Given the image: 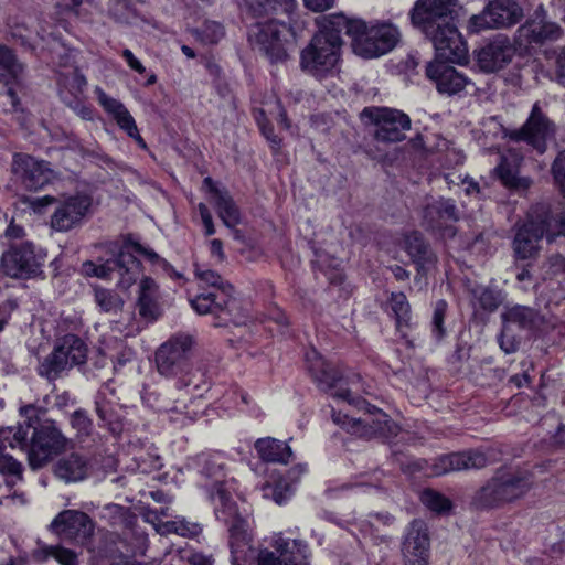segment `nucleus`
I'll list each match as a JSON object with an SVG mask.
<instances>
[{
    "label": "nucleus",
    "mask_w": 565,
    "mask_h": 565,
    "mask_svg": "<svg viewBox=\"0 0 565 565\" xmlns=\"http://www.w3.org/2000/svg\"><path fill=\"white\" fill-rule=\"evenodd\" d=\"M258 125L260 127V130H262L263 135L267 138V140H269L273 143V146L278 147L279 143H280V140L273 132V128L267 126L266 124H263L260 121V119H258Z\"/></svg>",
    "instance_id": "obj_60"
},
{
    "label": "nucleus",
    "mask_w": 565,
    "mask_h": 565,
    "mask_svg": "<svg viewBox=\"0 0 565 565\" xmlns=\"http://www.w3.org/2000/svg\"><path fill=\"white\" fill-rule=\"evenodd\" d=\"M121 56L127 62L128 66L139 74H143L146 72L142 63L134 55V53L129 49H125L121 52Z\"/></svg>",
    "instance_id": "obj_57"
},
{
    "label": "nucleus",
    "mask_w": 565,
    "mask_h": 565,
    "mask_svg": "<svg viewBox=\"0 0 565 565\" xmlns=\"http://www.w3.org/2000/svg\"><path fill=\"white\" fill-rule=\"evenodd\" d=\"M257 565H282L281 554L277 551L262 550L258 553Z\"/></svg>",
    "instance_id": "obj_53"
},
{
    "label": "nucleus",
    "mask_w": 565,
    "mask_h": 565,
    "mask_svg": "<svg viewBox=\"0 0 565 565\" xmlns=\"http://www.w3.org/2000/svg\"><path fill=\"white\" fill-rule=\"evenodd\" d=\"M87 461L76 454L61 458L55 466V475L66 482H77L87 476Z\"/></svg>",
    "instance_id": "obj_32"
},
{
    "label": "nucleus",
    "mask_w": 565,
    "mask_h": 565,
    "mask_svg": "<svg viewBox=\"0 0 565 565\" xmlns=\"http://www.w3.org/2000/svg\"><path fill=\"white\" fill-rule=\"evenodd\" d=\"M95 302L102 311L108 313H116L122 307V299L114 290L105 288H95L94 290Z\"/></svg>",
    "instance_id": "obj_39"
},
{
    "label": "nucleus",
    "mask_w": 565,
    "mask_h": 565,
    "mask_svg": "<svg viewBox=\"0 0 565 565\" xmlns=\"http://www.w3.org/2000/svg\"><path fill=\"white\" fill-rule=\"evenodd\" d=\"M70 106L73 109V111L82 119H84V120H93L94 119L92 107L84 105L79 102H76L74 105H70Z\"/></svg>",
    "instance_id": "obj_58"
},
{
    "label": "nucleus",
    "mask_w": 565,
    "mask_h": 565,
    "mask_svg": "<svg viewBox=\"0 0 565 565\" xmlns=\"http://www.w3.org/2000/svg\"><path fill=\"white\" fill-rule=\"evenodd\" d=\"M468 291L472 297V306H478L482 310L492 312L501 303L500 294L487 287L479 285L468 286Z\"/></svg>",
    "instance_id": "obj_35"
},
{
    "label": "nucleus",
    "mask_w": 565,
    "mask_h": 565,
    "mask_svg": "<svg viewBox=\"0 0 565 565\" xmlns=\"http://www.w3.org/2000/svg\"><path fill=\"white\" fill-rule=\"evenodd\" d=\"M291 28L276 20L255 24L248 34L254 51L265 56L270 63H284L288 60V39Z\"/></svg>",
    "instance_id": "obj_10"
},
{
    "label": "nucleus",
    "mask_w": 565,
    "mask_h": 565,
    "mask_svg": "<svg viewBox=\"0 0 565 565\" xmlns=\"http://www.w3.org/2000/svg\"><path fill=\"white\" fill-rule=\"evenodd\" d=\"M522 157L510 149L508 154L501 157L494 171L502 184L513 191H526L532 185V179L519 174Z\"/></svg>",
    "instance_id": "obj_28"
},
{
    "label": "nucleus",
    "mask_w": 565,
    "mask_h": 565,
    "mask_svg": "<svg viewBox=\"0 0 565 565\" xmlns=\"http://www.w3.org/2000/svg\"><path fill=\"white\" fill-rule=\"evenodd\" d=\"M195 463L200 472L211 480V483H206L205 487L210 488V497L215 508H222L218 500L220 490H223L232 500L227 487L228 480L225 479L224 462L221 457L201 454L195 458Z\"/></svg>",
    "instance_id": "obj_25"
},
{
    "label": "nucleus",
    "mask_w": 565,
    "mask_h": 565,
    "mask_svg": "<svg viewBox=\"0 0 565 565\" xmlns=\"http://www.w3.org/2000/svg\"><path fill=\"white\" fill-rule=\"evenodd\" d=\"M552 174L556 185L565 198V150L561 151L552 164Z\"/></svg>",
    "instance_id": "obj_49"
},
{
    "label": "nucleus",
    "mask_w": 565,
    "mask_h": 565,
    "mask_svg": "<svg viewBox=\"0 0 565 565\" xmlns=\"http://www.w3.org/2000/svg\"><path fill=\"white\" fill-rule=\"evenodd\" d=\"M458 209L454 201L449 199H439L426 205L424 210V220L428 227L436 232H441L443 236H454L455 230L451 223L458 220Z\"/></svg>",
    "instance_id": "obj_24"
},
{
    "label": "nucleus",
    "mask_w": 565,
    "mask_h": 565,
    "mask_svg": "<svg viewBox=\"0 0 565 565\" xmlns=\"http://www.w3.org/2000/svg\"><path fill=\"white\" fill-rule=\"evenodd\" d=\"M158 287L149 277L141 279L139 285L138 310L141 317L153 320L159 315Z\"/></svg>",
    "instance_id": "obj_33"
},
{
    "label": "nucleus",
    "mask_w": 565,
    "mask_h": 565,
    "mask_svg": "<svg viewBox=\"0 0 565 565\" xmlns=\"http://www.w3.org/2000/svg\"><path fill=\"white\" fill-rule=\"evenodd\" d=\"M374 126V137L382 142H398L411 129L409 117L398 109L385 107H366L361 113Z\"/></svg>",
    "instance_id": "obj_14"
},
{
    "label": "nucleus",
    "mask_w": 565,
    "mask_h": 565,
    "mask_svg": "<svg viewBox=\"0 0 565 565\" xmlns=\"http://www.w3.org/2000/svg\"><path fill=\"white\" fill-rule=\"evenodd\" d=\"M264 497L271 495L277 504H282L292 493V487L285 480H280L275 487L266 484L263 488Z\"/></svg>",
    "instance_id": "obj_45"
},
{
    "label": "nucleus",
    "mask_w": 565,
    "mask_h": 565,
    "mask_svg": "<svg viewBox=\"0 0 565 565\" xmlns=\"http://www.w3.org/2000/svg\"><path fill=\"white\" fill-rule=\"evenodd\" d=\"M510 331L511 330L508 328V326H503V329H502V332H501V335L499 339L500 347L505 353H512L518 350V342L510 334Z\"/></svg>",
    "instance_id": "obj_54"
},
{
    "label": "nucleus",
    "mask_w": 565,
    "mask_h": 565,
    "mask_svg": "<svg viewBox=\"0 0 565 565\" xmlns=\"http://www.w3.org/2000/svg\"><path fill=\"white\" fill-rule=\"evenodd\" d=\"M457 0H417L409 12L412 24L434 45L436 58L426 66V75L440 94L456 95L470 81L448 63L467 61L468 47L457 28L460 11Z\"/></svg>",
    "instance_id": "obj_1"
},
{
    "label": "nucleus",
    "mask_w": 565,
    "mask_h": 565,
    "mask_svg": "<svg viewBox=\"0 0 565 565\" xmlns=\"http://www.w3.org/2000/svg\"><path fill=\"white\" fill-rule=\"evenodd\" d=\"M498 460L493 449L468 450L452 452L438 457L433 463V473L436 476L467 469H481Z\"/></svg>",
    "instance_id": "obj_19"
},
{
    "label": "nucleus",
    "mask_w": 565,
    "mask_h": 565,
    "mask_svg": "<svg viewBox=\"0 0 565 565\" xmlns=\"http://www.w3.org/2000/svg\"><path fill=\"white\" fill-rule=\"evenodd\" d=\"M211 255L216 257L218 260L224 259L223 244L221 239L214 238L210 242Z\"/></svg>",
    "instance_id": "obj_61"
},
{
    "label": "nucleus",
    "mask_w": 565,
    "mask_h": 565,
    "mask_svg": "<svg viewBox=\"0 0 565 565\" xmlns=\"http://www.w3.org/2000/svg\"><path fill=\"white\" fill-rule=\"evenodd\" d=\"M502 320L509 329L511 324H516L522 329H532L537 320V313L531 308L516 306L502 313Z\"/></svg>",
    "instance_id": "obj_36"
},
{
    "label": "nucleus",
    "mask_w": 565,
    "mask_h": 565,
    "mask_svg": "<svg viewBox=\"0 0 565 565\" xmlns=\"http://www.w3.org/2000/svg\"><path fill=\"white\" fill-rule=\"evenodd\" d=\"M273 546L281 554L282 565H310V552L305 542L286 539L279 533L275 535Z\"/></svg>",
    "instance_id": "obj_29"
},
{
    "label": "nucleus",
    "mask_w": 565,
    "mask_h": 565,
    "mask_svg": "<svg viewBox=\"0 0 565 565\" xmlns=\"http://www.w3.org/2000/svg\"><path fill=\"white\" fill-rule=\"evenodd\" d=\"M447 311V302L445 300H439L436 302L431 326H433V333L435 337L439 340L445 335V328H444V319Z\"/></svg>",
    "instance_id": "obj_48"
},
{
    "label": "nucleus",
    "mask_w": 565,
    "mask_h": 565,
    "mask_svg": "<svg viewBox=\"0 0 565 565\" xmlns=\"http://www.w3.org/2000/svg\"><path fill=\"white\" fill-rule=\"evenodd\" d=\"M95 94L99 105L105 111L111 115L114 119L127 109L121 102L108 96L100 87L95 88Z\"/></svg>",
    "instance_id": "obj_44"
},
{
    "label": "nucleus",
    "mask_w": 565,
    "mask_h": 565,
    "mask_svg": "<svg viewBox=\"0 0 565 565\" xmlns=\"http://www.w3.org/2000/svg\"><path fill=\"white\" fill-rule=\"evenodd\" d=\"M195 276L200 281V286H209L212 290L207 292L202 291L193 298L191 300L192 308L200 315H214L218 319L215 326L243 323L242 318L235 312L238 310V303L232 297L233 287L211 269L198 267Z\"/></svg>",
    "instance_id": "obj_6"
},
{
    "label": "nucleus",
    "mask_w": 565,
    "mask_h": 565,
    "mask_svg": "<svg viewBox=\"0 0 565 565\" xmlns=\"http://www.w3.org/2000/svg\"><path fill=\"white\" fill-rule=\"evenodd\" d=\"M430 540L428 527L422 520H415L407 529L403 546L404 565H428Z\"/></svg>",
    "instance_id": "obj_20"
},
{
    "label": "nucleus",
    "mask_w": 565,
    "mask_h": 565,
    "mask_svg": "<svg viewBox=\"0 0 565 565\" xmlns=\"http://www.w3.org/2000/svg\"><path fill=\"white\" fill-rule=\"evenodd\" d=\"M557 68H558V81L565 86V47L562 50L557 57Z\"/></svg>",
    "instance_id": "obj_62"
},
{
    "label": "nucleus",
    "mask_w": 565,
    "mask_h": 565,
    "mask_svg": "<svg viewBox=\"0 0 565 565\" xmlns=\"http://www.w3.org/2000/svg\"><path fill=\"white\" fill-rule=\"evenodd\" d=\"M514 55V47L507 38L498 36L482 46L477 53V63L481 71L494 73L509 64Z\"/></svg>",
    "instance_id": "obj_23"
},
{
    "label": "nucleus",
    "mask_w": 565,
    "mask_h": 565,
    "mask_svg": "<svg viewBox=\"0 0 565 565\" xmlns=\"http://www.w3.org/2000/svg\"><path fill=\"white\" fill-rule=\"evenodd\" d=\"M564 223L554 218L545 206L532 211L526 222L516 228L512 241L514 257L519 260L535 258L540 253V242L545 235L548 241L563 234Z\"/></svg>",
    "instance_id": "obj_8"
},
{
    "label": "nucleus",
    "mask_w": 565,
    "mask_h": 565,
    "mask_svg": "<svg viewBox=\"0 0 565 565\" xmlns=\"http://www.w3.org/2000/svg\"><path fill=\"white\" fill-rule=\"evenodd\" d=\"M390 308L396 319L397 330L405 335L404 329L409 327L411 307L403 292H393L390 298Z\"/></svg>",
    "instance_id": "obj_37"
},
{
    "label": "nucleus",
    "mask_w": 565,
    "mask_h": 565,
    "mask_svg": "<svg viewBox=\"0 0 565 565\" xmlns=\"http://www.w3.org/2000/svg\"><path fill=\"white\" fill-rule=\"evenodd\" d=\"M420 500L429 510L436 513H446L451 509L450 500L431 489L424 490Z\"/></svg>",
    "instance_id": "obj_41"
},
{
    "label": "nucleus",
    "mask_w": 565,
    "mask_h": 565,
    "mask_svg": "<svg viewBox=\"0 0 565 565\" xmlns=\"http://www.w3.org/2000/svg\"><path fill=\"white\" fill-rule=\"evenodd\" d=\"M350 24L360 23L356 33H347L352 39L353 52L363 58H375L391 52L399 41L401 33L392 23L367 26L363 20L349 18Z\"/></svg>",
    "instance_id": "obj_9"
},
{
    "label": "nucleus",
    "mask_w": 565,
    "mask_h": 565,
    "mask_svg": "<svg viewBox=\"0 0 565 565\" xmlns=\"http://www.w3.org/2000/svg\"><path fill=\"white\" fill-rule=\"evenodd\" d=\"M405 249L413 262L423 270L428 269L435 263L436 257L434 253L417 232L406 235Z\"/></svg>",
    "instance_id": "obj_34"
},
{
    "label": "nucleus",
    "mask_w": 565,
    "mask_h": 565,
    "mask_svg": "<svg viewBox=\"0 0 565 565\" xmlns=\"http://www.w3.org/2000/svg\"><path fill=\"white\" fill-rule=\"evenodd\" d=\"M188 562L191 565H213L214 559L210 555H205L202 553H192L188 557Z\"/></svg>",
    "instance_id": "obj_59"
},
{
    "label": "nucleus",
    "mask_w": 565,
    "mask_h": 565,
    "mask_svg": "<svg viewBox=\"0 0 565 565\" xmlns=\"http://www.w3.org/2000/svg\"><path fill=\"white\" fill-rule=\"evenodd\" d=\"M51 530L63 540L88 545L94 534L95 524L84 512L64 510L54 518Z\"/></svg>",
    "instance_id": "obj_18"
},
{
    "label": "nucleus",
    "mask_w": 565,
    "mask_h": 565,
    "mask_svg": "<svg viewBox=\"0 0 565 565\" xmlns=\"http://www.w3.org/2000/svg\"><path fill=\"white\" fill-rule=\"evenodd\" d=\"M114 270H118L120 275L118 282L119 287L128 289L139 278L141 274V265L129 250L122 249L115 260H107L100 265L86 260L81 267L82 275L102 279L108 278L110 273Z\"/></svg>",
    "instance_id": "obj_15"
},
{
    "label": "nucleus",
    "mask_w": 565,
    "mask_h": 565,
    "mask_svg": "<svg viewBox=\"0 0 565 565\" xmlns=\"http://www.w3.org/2000/svg\"><path fill=\"white\" fill-rule=\"evenodd\" d=\"M0 107L4 113H17L19 110V98L12 87L0 93Z\"/></svg>",
    "instance_id": "obj_51"
},
{
    "label": "nucleus",
    "mask_w": 565,
    "mask_h": 565,
    "mask_svg": "<svg viewBox=\"0 0 565 565\" xmlns=\"http://www.w3.org/2000/svg\"><path fill=\"white\" fill-rule=\"evenodd\" d=\"M194 33L203 44H216L224 36V29L217 22H205Z\"/></svg>",
    "instance_id": "obj_43"
},
{
    "label": "nucleus",
    "mask_w": 565,
    "mask_h": 565,
    "mask_svg": "<svg viewBox=\"0 0 565 565\" xmlns=\"http://www.w3.org/2000/svg\"><path fill=\"white\" fill-rule=\"evenodd\" d=\"M218 500L222 508H215V515L228 525L231 563L244 565L252 556L250 539L245 529V521L239 518L236 503L223 490L218 492Z\"/></svg>",
    "instance_id": "obj_11"
},
{
    "label": "nucleus",
    "mask_w": 565,
    "mask_h": 565,
    "mask_svg": "<svg viewBox=\"0 0 565 565\" xmlns=\"http://www.w3.org/2000/svg\"><path fill=\"white\" fill-rule=\"evenodd\" d=\"M86 356L87 348L83 340L75 334H66L41 363L39 374L55 380L63 371L85 363Z\"/></svg>",
    "instance_id": "obj_12"
},
{
    "label": "nucleus",
    "mask_w": 565,
    "mask_h": 565,
    "mask_svg": "<svg viewBox=\"0 0 565 565\" xmlns=\"http://www.w3.org/2000/svg\"><path fill=\"white\" fill-rule=\"evenodd\" d=\"M203 186L209 191V201L217 211L218 217L225 226L235 227L241 222V214L237 205L228 191L220 189L211 178L203 180Z\"/></svg>",
    "instance_id": "obj_27"
},
{
    "label": "nucleus",
    "mask_w": 565,
    "mask_h": 565,
    "mask_svg": "<svg viewBox=\"0 0 565 565\" xmlns=\"http://www.w3.org/2000/svg\"><path fill=\"white\" fill-rule=\"evenodd\" d=\"M92 203V198L84 193L64 196L51 216V227L65 233L81 226L90 211Z\"/></svg>",
    "instance_id": "obj_17"
},
{
    "label": "nucleus",
    "mask_w": 565,
    "mask_h": 565,
    "mask_svg": "<svg viewBox=\"0 0 565 565\" xmlns=\"http://www.w3.org/2000/svg\"><path fill=\"white\" fill-rule=\"evenodd\" d=\"M201 533V527L196 523L185 520H177V534L185 537H193Z\"/></svg>",
    "instance_id": "obj_52"
},
{
    "label": "nucleus",
    "mask_w": 565,
    "mask_h": 565,
    "mask_svg": "<svg viewBox=\"0 0 565 565\" xmlns=\"http://www.w3.org/2000/svg\"><path fill=\"white\" fill-rule=\"evenodd\" d=\"M255 449L267 462L287 463L292 455L291 448L286 443L271 437L257 439Z\"/></svg>",
    "instance_id": "obj_31"
},
{
    "label": "nucleus",
    "mask_w": 565,
    "mask_h": 565,
    "mask_svg": "<svg viewBox=\"0 0 565 565\" xmlns=\"http://www.w3.org/2000/svg\"><path fill=\"white\" fill-rule=\"evenodd\" d=\"M147 255L150 258H156L158 262V265L162 267L163 270H166L168 274L175 275L177 277H180V275L172 268V266L167 263L164 259H160L159 256L154 253H147Z\"/></svg>",
    "instance_id": "obj_63"
},
{
    "label": "nucleus",
    "mask_w": 565,
    "mask_h": 565,
    "mask_svg": "<svg viewBox=\"0 0 565 565\" xmlns=\"http://www.w3.org/2000/svg\"><path fill=\"white\" fill-rule=\"evenodd\" d=\"M115 120L120 129L126 131L130 138L135 139L139 145H142L143 147L146 146L142 137L139 134L136 121L128 109L116 117Z\"/></svg>",
    "instance_id": "obj_46"
},
{
    "label": "nucleus",
    "mask_w": 565,
    "mask_h": 565,
    "mask_svg": "<svg viewBox=\"0 0 565 565\" xmlns=\"http://www.w3.org/2000/svg\"><path fill=\"white\" fill-rule=\"evenodd\" d=\"M504 136L512 141H524L539 153L546 150V141L554 135V126L543 114L539 103L532 107L531 114L524 125L519 129H504Z\"/></svg>",
    "instance_id": "obj_16"
},
{
    "label": "nucleus",
    "mask_w": 565,
    "mask_h": 565,
    "mask_svg": "<svg viewBox=\"0 0 565 565\" xmlns=\"http://www.w3.org/2000/svg\"><path fill=\"white\" fill-rule=\"evenodd\" d=\"M194 347L193 337L178 333L163 342L156 351L154 361L160 375L177 379L179 390L193 386L200 390L204 384V374L193 369L191 358Z\"/></svg>",
    "instance_id": "obj_5"
},
{
    "label": "nucleus",
    "mask_w": 565,
    "mask_h": 565,
    "mask_svg": "<svg viewBox=\"0 0 565 565\" xmlns=\"http://www.w3.org/2000/svg\"><path fill=\"white\" fill-rule=\"evenodd\" d=\"M532 486L533 481L527 472L500 468L475 492L472 504L478 509L499 508L523 498Z\"/></svg>",
    "instance_id": "obj_7"
},
{
    "label": "nucleus",
    "mask_w": 565,
    "mask_h": 565,
    "mask_svg": "<svg viewBox=\"0 0 565 565\" xmlns=\"http://www.w3.org/2000/svg\"><path fill=\"white\" fill-rule=\"evenodd\" d=\"M563 34L562 28L552 21H546L539 14L535 19L527 21L516 31V41L520 45L543 44L547 41H555Z\"/></svg>",
    "instance_id": "obj_26"
},
{
    "label": "nucleus",
    "mask_w": 565,
    "mask_h": 565,
    "mask_svg": "<svg viewBox=\"0 0 565 565\" xmlns=\"http://www.w3.org/2000/svg\"><path fill=\"white\" fill-rule=\"evenodd\" d=\"M306 466L297 465L288 471V478L292 482H296L306 472Z\"/></svg>",
    "instance_id": "obj_64"
},
{
    "label": "nucleus",
    "mask_w": 565,
    "mask_h": 565,
    "mask_svg": "<svg viewBox=\"0 0 565 565\" xmlns=\"http://www.w3.org/2000/svg\"><path fill=\"white\" fill-rule=\"evenodd\" d=\"M0 67L3 71L0 77L6 85H9L10 79L17 81L23 71L12 51L3 45H0Z\"/></svg>",
    "instance_id": "obj_38"
},
{
    "label": "nucleus",
    "mask_w": 565,
    "mask_h": 565,
    "mask_svg": "<svg viewBox=\"0 0 565 565\" xmlns=\"http://www.w3.org/2000/svg\"><path fill=\"white\" fill-rule=\"evenodd\" d=\"M13 170L23 185L32 191L42 189L54 177L47 162L28 154H17L14 157Z\"/></svg>",
    "instance_id": "obj_21"
},
{
    "label": "nucleus",
    "mask_w": 565,
    "mask_h": 565,
    "mask_svg": "<svg viewBox=\"0 0 565 565\" xmlns=\"http://www.w3.org/2000/svg\"><path fill=\"white\" fill-rule=\"evenodd\" d=\"M40 408L34 405H25L20 408V414L25 418L24 424L0 429L1 473H8L17 480L21 479V463L3 452L7 447H28V459L32 469L42 468L65 448L66 438L61 430L54 422L40 423Z\"/></svg>",
    "instance_id": "obj_2"
},
{
    "label": "nucleus",
    "mask_w": 565,
    "mask_h": 565,
    "mask_svg": "<svg viewBox=\"0 0 565 565\" xmlns=\"http://www.w3.org/2000/svg\"><path fill=\"white\" fill-rule=\"evenodd\" d=\"M303 6L313 12H323L333 7L335 0H302Z\"/></svg>",
    "instance_id": "obj_56"
},
{
    "label": "nucleus",
    "mask_w": 565,
    "mask_h": 565,
    "mask_svg": "<svg viewBox=\"0 0 565 565\" xmlns=\"http://www.w3.org/2000/svg\"><path fill=\"white\" fill-rule=\"evenodd\" d=\"M318 30L299 53V67L318 81L337 76L341 71L344 40L342 34L356 33L360 23L350 24L343 13L316 19Z\"/></svg>",
    "instance_id": "obj_4"
},
{
    "label": "nucleus",
    "mask_w": 565,
    "mask_h": 565,
    "mask_svg": "<svg viewBox=\"0 0 565 565\" xmlns=\"http://www.w3.org/2000/svg\"><path fill=\"white\" fill-rule=\"evenodd\" d=\"M523 18V9L515 0H488L483 10L470 17L467 30L480 33L486 30L512 26Z\"/></svg>",
    "instance_id": "obj_13"
},
{
    "label": "nucleus",
    "mask_w": 565,
    "mask_h": 565,
    "mask_svg": "<svg viewBox=\"0 0 565 565\" xmlns=\"http://www.w3.org/2000/svg\"><path fill=\"white\" fill-rule=\"evenodd\" d=\"M413 147L426 152H438L448 148V141L436 135H418L412 140Z\"/></svg>",
    "instance_id": "obj_42"
},
{
    "label": "nucleus",
    "mask_w": 565,
    "mask_h": 565,
    "mask_svg": "<svg viewBox=\"0 0 565 565\" xmlns=\"http://www.w3.org/2000/svg\"><path fill=\"white\" fill-rule=\"evenodd\" d=\"M34 558L43 562L53 556L61 565H77V556L74 552L63 547H45L34 552Z\"/></svg>",
    "instance_id": "obj_40"
},
{
    "label": "nucleus",
    "mask_w": 565,
    "mask_h": 565,
    "mask_svg": "<svg viewBox=\"0 0 565 565\" xmlns=\"http://www.w3.org/2000/svg\"><path fill=\"white\" fill-rule=\"evenodd\" d=\"M255 4L259 7V12L264 13L278 11L279 8L288 12L294 8L295 0H256Z\"/></svg>",
    "instance_id": "obj_50"
},
{
    "label": "nucleus",
    "mask_w": 565,
    "mask_h": 565,
    "mask_svg": "<svg viewBox=\"0 0 565 565\" xmlns=\"http://www.w3.org/2000/svg\"><path fill=\"white\" fill-rule=\"evenodd\" d=\"M114 394L108 385L98 391L95 399V412L99 418V426L106 427L113 435H119L122 431V423L115 411L116 403L108 398Z\"/></svg>",
    "instance_id": "obj_30"
},
{
    "label": "nucleus",
    "mask_w": 565,
    "mask_h": 565,
    "mask_svg": "<svg viewBox=\"0 0 565 565\" xmlns=\"http://www.w3.org/2000/svg\"><path fill=\"white\" fill-rule=\"evenodd\" d=\"M2 271L12 278H28L39 269V263L29 244L12 246L1 258Z\"/></svg>",
    "instance_id": "obj_22"
},
{
    "label": "nucleus",
    "mask_w": 565,
    "mask_h": 565,
    "mask_svg": "<svg viewBox=\"0 0 565 565\" xmlns=\"http://www.w3.org/2000/svg\"><path fill=\"white\" fill-rule=\"evenodd\" d=\"M71 425L78 435L88 436L93 430V422L83 409L75 411L71 416Z\"/></svg>",
    "instance_id": "obj_47"
},
{
    "label": "nucleus",
    "mask_w": 565,
    "mask_h": 565,
    "mask_svg": "<svg viewBox=\"0 0 565 565\" xmlns=\"http://www.w3.org/2000/svg\"><path fill=\"white\" fill-rule=\"evenodd\" d=\"M198 210L201 216V221L203 223V226L205 228V235L211 236L215 233V227L213 224L212 214L204 203H200L198 205Z\"/></svg>",
    "instance_id": "obj_55"
},
{
    "label": "nucleus",
    "mask_w": 565,
    "mask_h": 565,
    "mask_svg": "<svg viewBox=\"0 0 565 565\" xmlns=\"http://www.w3.org/2000/svg\"><path fill=\"white\" fill-rule=\"evenodd\" d=\"M306 362L308 370L313 380L321 390H324L339 401L354 405L359 409L364 411L360 417L333 414V422L341 425L348 431L362 437L379 436L382 438H391L399 431L398 425L393 422L387 414L371 406L365 401L353 397L351 391L347 387L345 380L339 375V372L332 367L315 349L306 353Z\"/></svg>",
    "instance_id": "obj_3"
}]
</instances>
